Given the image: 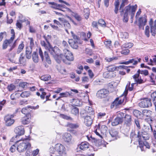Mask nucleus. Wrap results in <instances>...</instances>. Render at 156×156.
Segmentation results:
<instances>
[{"mask_svg":"<svg viewBox=\"0 0 156 156\" xmlns=\"http://www.w3.org/2000/svg\"><path fill=\"white\" fill-rule=\"evenodd\" d=\"M45 49L49 51L58 63H60L62 60L66 64H70L69 62H67L66 59H64V56L62 54H61L60 51L58 47H55L53 48L51 45Z\"/></svg>","mask_w":156,"mask_h":156,"instance_id":"1","label":"nucleus"},{"mask_svg":"<svg viewBox=\"0 0 156 156\" xmlns=\"http://www.w3.org/2000/svg\"><path fill=\"white\" fill-rule=\"evenodd\" d=\"M30 137L25 136V138H22V140L16 142L17 144V150L20 152L24 151L27 149H29L30 147V144L28 142L30 140Z\"/></svg>","mask_w":156,"mask_h":156,"instance_id":"2","label":"nucleus"},{"mask_svg":"<svg viewBox=\"0 0 156 156\" xmlns=\"http://www.w3.org/2000/svg\"><path fill=\"white\" fill-rule=\"evenodd\" d=\"M138 138V141L139 143V145L140 147L141 148L142 151H144L143 149L144 146L146 147V148L149 149L150 148V146L149 143L147 141H144L143 140H146L148 139V138L144 135L142 133L138 132V134L137 136Z\"/></svg>","mask_w":156,"mask_h":156,"instance_id":"3","label":"nucleus"},{"mask_svg":"<svg viewBox=\"0 0 156 156\" xmlns=\"http://www.w3.org/2000/svg\"><path fill=\"white\" fill-rule=\"evenodd\" d=\"M52 151H56L60 156H67L65 147L60 144H57L55 145L54 148L52 147L50 148Z\"/></svg>","mask_w":156,"mask_h":156,"instance_id":"4","label":"nucleus"},{"mask_svg":"<svg viewBox=\"0 0 156 156\" xmlns=\"http://www.w3.org/2000/svg\"><path fill=\"white\" fill-rule=\"evenodd\" d=\"M12 38H10L9 39H6L4 41L2 45L3 49H6L7 47L9 46L10 48L8 50V51L10 52L17 45V41L18 39H17L13 41Z\"/></svg>","mask_w":156,"mask_h":156,"instance_id":"5","label":"nucleus"},{"mask_svg":"<svg viewBox=\"0 0 156 156\" xmlns=\"http://www.w3.org/2000/svg\"><path fill=\"white\" fill-rule=\"evenodd\" d=\"M140 73L147 76L148 75V72L147 70H140V69L138 70L136 74L133 76V78L134 79L135 81L136 82L137 84H141L144 82L143 80L140 76Z\"/></svg>","mask_w":156,"mask_h":156,"instance_id":"6","label":"nucleus"},{"mask_svg":"<svg viewBox=\"0 0 156 156\" xmlns=\"http://www.w3.org/2000/svg\"><path fill=\"white\" fill-rule=\"evenodd\" d=\"M14 117L13 115H8L5 116L4 118L5 125L7 126L12 125L14 122L15 120L12 119Z\"/></svg>","mask_w":156,"mask_h":156,"instance_id":"7","label":"nucleus"},{"mask_svg":"<svg viewBox=\"0 0 156 156\" xmlns=\"http://www.w3.org/2000/svg\"><path fill=\"white\" fill-rule=\"evenodd\" d=\"M151 105V101L148 98L144 99L139 103V106L141 108H148Z\"/></svg>","mask_w":156,"mask_h":156,"instance_id":"8","label":"nucleus"},{"mask_svg":"<svg viewBox=\"0 0 156 156\" xmlns=\"http://www.w3.org/2000/svg\"><path fill=\"white\" fill-rule=\"evenodd\" d=\"M63 54L66 60L72 61L74 60V57L73 54L68 48H65L63 50Z\"/></svg>","mask_w":156,"mask_h":156,"instance_id":"9","label":"nucleus"},{"mask_svg":"<svg viewBox=\"0 0 156 156\" xmlns=\"http://www.w3.org/2000/svg\"><path fill=\"white\" fill-rule=\"evenodd\" d=\"M124 99V97L123 98H116L112 103L111 105V108H112L114 107H115V108L118 107L119 105L123 103Z\"/></svg>","mask_w":156,"mask_h":156,"instance_id":"10","label":"nucleus"},{"mask_svg":"<svg viewBox=\"0 0 156 156\" xmlns=\"http://www.w3.org/2000/svg\"><path fill=\"white\" fill-rule=\"evenodd\" d=\"M43 37L45 40L46 42H45L44 41H41V44L42 46H44L45 48H46L51 45L49 42V41L51 38V36L49 35H48L47 36L44 35L43 36Z\"/></svg>","mask_w":156,"mask_h":156,"instance_id":"11","label":"nucleus"},{"mask_svg":"<svg viewBox=\"0 0 156 156\" xmlns=\"http://www.w3.org/2000/svg\"><path fill=\"white\" fill-rule=\"evenodd\" d=\"M149 24L151 27V32L153 36H155L156 32V20L153 23V19H150Z\"/></svg>","mask_w":156,"mask_h":156,"instance_id":"12","label":"nucleus"},{"mask_svg":"<svg viewBox=\"0 0 156 156\" xmlns=\"http://www.w3.org/2000/svg\"><path fill=\"white\" fill-rule=\"evenodd\" d=\"M109 91L106 89H102L98 91L97 93V96L99 98L106 97L108 94Z\"/></svg>","mask_w":156,"mask_h":156,"instance_id":"13","label":"nucleus"},{"mask_svg":"<svg viewBox=\"0 0 156 156\" xmlns=\"http://www.w3.org/2000/svg\"><path fill=\"white\" fill-rule=\"evenodd\" d=\"M132 118L130 115L126 114L124 117V125L128 127V129H130L129 127L132 124Z\"/></svg>","mask_w":156,"mask_h":156,"instance_id":"14","label":"nucleus"},{"mask_svg":"<svg viewBox=\"0 0 156 156\" xmlns=\"http://www.w3.org/2000/svg\"><path fill=\"white\" fill-rule=\"evenodd\" d=\"M137 7V5H134L131 6L129 4L125 8V12L128 14H130L133 12H135Z\"/></svg>","mask_w":156,"mask_h":156,"instance_id":"15","label":"nucleus"},{"mask_svg":"<svg viewBox=\"0 0 156 156\" xmlns=\"http://www.w3.org/2000/svg\"><path fill=\"white\" fill-rule=\"evenodd\" d=\"M39 107V106L37 105L36 106H28L23 108L21 110L22 112L24 114H26L27 115L29 114L30 112L31 111L30 110V108L34 109H36L38 108Z\"/></svg>","mask_w":156,"mask_h":156,"instance_id":"16","label":"nucleus"},{"mask_svg":"<svg viewBox=\"0 0 156 156\" xmlns=\"http://www.w3.org/2000/svg\"><path fill=\"white\" fill-rule=\"evenodd\" d=\"M94 117V115H92L90 116L87 115L85 116L84 122L87 126H89L91 125L92 123Z\"/></svg>","mask_w":156,"mask_h":156,"instance_id":"17","label":"nucleus"},{"mask_svg":"<svg viewBox=\"0 0 156 156\" xmlns=\"http://www.w3.org/2000/svg\"><path fill=\"white\" fill-rule=\"evenodd\" d=\"M14 131L19 136H21L24 134L25 131L24 128L23 126H19L15 128Z\"/></svg>","mask_w":156,"mask_h":156,"instance_id":"18","label":"nucleus"},{"mask_svg":"<svg viewBox=\"0 0 156 156\" xmlns=\"http://www.w3.org/2000/svg\"><path fill=\"white\" fill-rule=\"evenodd\" d=\"M139 27L140 29L142 28L144 29V26L145 25L147 22V19L146 17L144 16V17L140 18L139 20Z\"/></svg>","mask_w":156,"mask_h":156,"instance_id":"19","label":"nucleus"},{"mask_svg":"<svg viewBox=\"0 0 156 156\" xmlns=\"http://www.w3.org/2000/svg\"><path fill=\"white\" fill-rule=\"evenodd\" d=\"M109 133L113 140L117 139L119 137L118 132L115 129H112L110 131Z\"/></svg>","mask_w":156,"mask_h":156,"instance_id":"20","label":"nucleus"},{"mask_svg":"<svg viewBox=\"0 0 156 156\" xmlns=\"http://www.w3.org/2000/svg\"><path fill=\"white\" fill-rule=\"evenodd\" d=\"M68 42L73 48L76 49L78 48V41H74L73 39H69Z\"/></svg>","mask_w":156,"mask_h":156,"instance_id":"21","label":"nucleus"},{"mask_svg":"<svg viewBox=\"0 0 156 156\" xmlns=\"http://www.w3.org/2000/svg\"><path fill=\"white\" fill-rule=\"evenodd\" d=\"M122 122L123 118L117 117L113 120L112 124L113 126H116L121 123Z\"/></svg>","mask_w":156,"mask_h":156,"instance_id":"22","label":"nucleus"},{"mask_svg":"<svg viewBox=\"0 0 156 156\" xmlns=\"http://www.w3.org/2000/svg\"><path fill=\"white\" fill-rule=\"evenodd\" d=\"M62 138L65 142H69L71 141L72 136L70 133H66L63 135Z\"/></svg>","mask_w":156,"mask_h":156,"instance_id":"23","label":"nucleus"},{"mask_svg":"<svg viewBox=\"0 0 156 156\" xmlns=\"http://www.w3.org/2000/svg\"><path fill=\"white\" fill-rule=\"evenodd\" d=\"M31 115L30 114H28L26 115L22 119V122L24 125L28 124L30 121Z\"/></svg>","mask_w":156,"mask_h":156,"instance_id":"24","label":"nucleus"},{"mask_svg":"<svg viewBox=\"0 0 156 156\" xmlns=\"http://www.w3.org/2000/svg\"><path fill=\"white\" fill-rule=\"evenodd\" d=\"M89 145L88 143L87 142H82L78 146V147L81 150L84 151L88 148Z\"/></svg>","mask_w":156,"mask_h":156,"instance_id":"25","label":"nucleus"},{"mask_svg":"<svg viewBox=\"0 0 156 156\" xmlns=\"http://www.w3.org/2000/svg\"><path fill=\"white\" fill-rule=\"evenodd\" d=\"M103 76L104 77L108 78L114 77L115 75L113 72H111L108 71L105 72L103 73Z\"/></svg>","mask_w":156,"mask_h":156,"instance_id":"26","label":"nucleus"},{"mask_svg":"<svg viewBox=\"0 0 156 156\" xmlns=\"http://www.w3.org/2000/svg\"><path fill=\"white\" fill-rule=\"evenodd\" d=\"M32 49L29 48L27 47L26 50V57L27 59H30L31 57Z\"/></svg>","mask_w":156,"mask_h":156,"instance_id":"27","label":"nucleus"},{"mask_svg":"<svg viewBox=\"0 0 156 156\" xmlns=\"http://www.w3.org/2000/svg\"><path fill=\"white\" fill-rule=\"evenodd\" d=\"M32 58L34 62L37 63L38 62L39 58L37 53L36 52H34L32 54Z\"/></svg>","mask_w":156,"mask_h":156,"instance_id":"28","label":"nucleus"},{"mask_svg":"<svg viewBox=\"0 0 156 156\" xmlns=\"http://www.w3.org/2000/svg\"><path fill=\"white\" fill-rule=\"evenodd\" d=\"M152 112L146 109L142 111V114L144 116L150 117L151 115Z\"/></svg>","mask_w":156,"mask_h":156,"instance_id":"29","label":"nucleus"},{"mask_svg":"<svg viewBox=\"0 0 156 156\" xmlns=\"http://www.w3.org/2000/svg\"><path fill=\"white\" fill-rule=\"evenodd\" d=\"M118 68V67L115 66L111 65L108 66L107 67V69L109 72H113L114 71L116 70Z\"/></svg>","mask_w":156,"mask_h":156,"instance_id":"30","label":"nucleus"},{"mask_svg":"<svg viewBox=\"0 0 156 156\" xmlns=\"http://www.w3.org/2000/svg\"><path fill=\"white\" fill-rule=\"evenodd\" d=\"M85 111L87 112L90 115H92L94 114L93 110L91 107L86 106L85 108Z\"/></svg>","mask_w":156,"mask_h":156,"instance_id":"31","label":"nucleus"},{"mask_svg":"<svg viewBox=\"0 0 156 156\" xmlns=\"http://www.w3.org/2000/svg\"><path fill=\"white\" fill-rule=\"evenodd\" d=\"M67 126L71 128L76 129L79 127V124L78 123H68L67 124Z\"/></svg>","mask_w":156,"mask_h":156,"instance_id":"32","label":"nucleus"},{"mask_svg":"<svg viewBox=\"0 0 156 156\" xmlns=\"http://www.w3.org/2000/svg\"><path fill=\"white\" fill-rule=\"evenodd\" d=\"M128 3V0H122V2L120 5V12L121 13V15L122 14L123 12V10L122 9V11H121V8H123L125 5L127 4Z\"/></svg>","mask_w":156,"mask_h":156,"instance_id":"33","label":"nucleus"},{"mask_svg":"<svg viewBox=\"0 0 156 156\" xmlns=\"http://www.w3.org/2000/svg\"><path fill=\"white\" fill-rule=\"evenodd\" d=\"M30 95V91H25L20 94V96L23 98L28 97H29Z\"/></svg>","mask_w":156,"mask_h":156,"instance_id":"34","label":"nucleus"},{"mask_svg":"<svg viewBox=\"0 0 156 156\" xmlns=\"http://www.w3.org/2000/svg\"><path fill=\"white\" fill-rule=\"evenodd\" d=\"M24 45L23 42H22L21 44L19 45L17 51V54H19L22 51L23 48H24Z\"/></svg>","mask_w":156,"mask_h":156,"instance_id":"35","label":"nucleus"},{"mask_svg":"<svg viewBox=\"0 0 156 156\" xmlns=\"http://www.w3.org/2000/svg\"><path fill=\"white\" fill-rule=\"evenodd\" d=\"M84 16L85 18L87 19L89 17L90 15L89 9L88 8H86L84 9Z\"/></svg>","mask_w":156,"mask_h":156,"instance_id":"36","label":"nucleus"},{"mask_svg":"<svg viewBox=\"0 0 156 156\" xmlns=\"http://www.w3.org/2000/svg\"><path fill=\"white\" fill-rule=\"evenodd\" d=\"M114 5L115 6L114 12L116 14H117L118 12L119 5V2L118 0H116L115 1Z\"/></svg>","mask_w":156,"mask_h":156,"instance_id":"37","label":"nucleus"},{"mask_svg":"<svg viewBox=\"0 0 156 156\" xmlns=\"http://www.w3.org/2000/svg\"><path fill=\"white\" fill-rule=\"evenodd\" d=\"M141 60V59L140 58H133L132 59H130V60H132L131 63H133V65H136L137 64L138 62H140Z\"/></svg>","mask_w":156,"mask_h":156,"instance_id":"38","label":"nucleus"},{"mask_svg":"<svg viewBox=\"0 0 156 156\" xmlns=\"http://www.w3.org/2000/svg\"><path fill=\"white\" fill-rule=\"evenodd\" d=\"M51 79V76L49 75H44L41 76V79L44 81H47Z\"/></svg>","mask_w":156,"mask_h":156,"instance_id":"39","label":"nucleus"},{"mask_svg":"<svg viewBox=\"0 0 156 156\" xmlns=\"http://www.w3.org/2000/svg\"><path fill=\"white\" fill-rule=\"evenodd\" d=\"M25 61V58L23 56V54L22 53L21 54L19 58V63L20 64H23L24 62Z\"/></svg>","mask_w":156,"mask_h":156,"instance_id":"40","label":"nucleus"},{"mask_svg":"<svg viewBox=\"0 0 156 156\" xmlns=\"http://www.w3.org/2000/svg\"><path fill=\"white\" fill-rule=\"evenodd\" d=\"M133 45V43H126L122 45V48H131Z\"/></svg>","mask_w":156,"mask_h":156,"instance_id":"41","label":"nucleus"},{"mask_svg":"<svg viewBox=\"0 0 156 156\" xmlns=\"http://www.w3.org/2000/svg\"><path fill=\"white\" fill-rule=\"evenodd\" d=\"M119 36L122 38H126L128 37V34L126 32H120L119 34Z\"/></svg>","mask_w":156,"mask_h":156,"instance_id":"42","label":"nucleus"},{"mask_svg":"<svg viewBox=\"0 0 156 156\" xmlns=\"http://www.w3.org/2000/svg\"><path fill=\"white\" fill-rule=\"evenodd\" d=\"M48 4L50 5V7L53 9H57V4L54 2H48Z\"/></svg>","mask_w":156,"mask_h":156,"instance_id":"43","label":"nucleus"},{"mask_svg":"<svg viewBox=\"0 0 156 156\" xmlns=\"http://www.w3.org/2000/svg\"><path fill=\"white\" fill-rule=\"evenodd\" d=\"M44 55L45 57L46 58V62L48 64H50L51 63V61L50 59V58L49 57L48 54L46 52V51H45L44 52Z\"/></svg>","mask_w":156,"mask_h":156,"instance_id":"44","label":"nucleus"},{"mask_svg":"<svg viewBox=\"0 0 156 156\" xmlns=\"http://www.w3.org/2000/svg\"><path fill=\"white\" fill-rule=\"evenodd\" d=\"M70 95V93L68 92H65L63 93H60L59 94V95L62 98L64 97H67Z\"/></svg>","mask_w":156,"mask_h":156,"instance_id":"45","label":"nucleus"},{"mask_svg":"<svg viewBox=\"0 0 156 156\" xmlns=\"http://www.w3.org/2000/svg\"><path fill=\"white\" fill-rule=\"evenodd\" d=\"M72 113L75 115H78L79 114V109L76 107L73 108L72 110Z\"/></svg>","mask_w":156,"mask_h":156,"instance_id":"46","label":"nucleus"},{"mask_svg":"<svg viewBox=\"0 0 156 156\" xmlns=\"http://www.w3.org/2000/svg\"><path fill=\"white\" fill-rule=\"evenodd\" d=\"M16 88L15 86L13 84H11L8 86L7 88L8 90L10 91L15 90Z\"/></svg>","mask_w":156,"mask_h":156,"instance_id":"47","label":"nucleus"},{"mask_svg":"<svg viewBox=\"0 0 156 156\" xmlns=\"http://www.w3.org/2000/svg\"><path fill=\"white\" fill-rule=\"evenodd\" d=\"M149 27L148 26H147L146 27L145 30V33L146 35L149 37L150 36Z\"/></svg>","mask_w":156,"mask_h":156,"instance_id":"48","label":"nucleus"},{"mask_svg":"<svg viewBox=\"0 0 156 156\" xmlns=\"http://www.w3.org/2000/svg\"><path fill=\"white\" fill-rule=\"evenodd\" d=\"M98 23L102 27H105L106 24L105 22L102 19H100L98 21Z\"/></svg>","mask_w":156,"mask_h":156,"instance_id":"49","label":"nucleus"},{"mask_svg":"<svg viewBox=\"0 0 156 156\" xmlns=\"http://www.w3.org/2000/svg\"><path fill=\"white\" fill-rule=\"evenodd\" d=\"M117 59V58L116 57H113L112 58L109 57H106L105 58V59L107 62H110L114 60H116Z\"/></svg>","mask_w":156,"mask_h":156,"instance_id":"50","label":"nucleus"},{"mask_svg":"<svg viewBox=\"0 0 156 156\" xmlns=\"http://www.w3.org/2000/svg\"><path fill=\"white\" fill-rule=\"evenodd\" d=\"M111 41L106 40L104 42V43L107 47L109 48L111 45Z\"/></svg>","mask_w":156,"mask_h":156,"instance_id":"51","label":"nucleus"},{"mask_svg":"<svg viewBox=\"0 0 156 156\" xmlns=\"http://www.w3.org/2000/svg\"><path fill=\"white\" fill-rule=\"evenodd\" d=\"M71 33L72 34V36L73 38V40L74 41H79V37H78L76 35L74 34L73 32L71 31Z\"/></svg>","mask_w":156,"mask_h":156,"instance_id":"52","label":"nucleus"},{"mask_svg":"<svg viewBox=\"0 0 156 156\" xmlns=\"http://www.w3.org/2000/svg\"><path fill=\"white\" fill-rule=\"evenodd\" d=\"M134 115L136 117H138L140 115L141 113L137 110H134L133 112Z\"/></svg>","mask_w":156,"mask_h":156,"instance_id":"53","label":"nucleus"},{"mask_svg":"<svg viewBox=\"0 0 156 156\" xmlns=\"http://www.w3.org/2000/svg\"><path fill=\"white\" fill-rule=\"evenodd\" d=\"M128 14L125 12L123 18V21L127 22L128 20Z\"/></svg>","mask_w":156,"mask_h":156,"instance_id":"54","label":"nucleus"},{"mask_svg":"<svg viewBox=\"0 0 156 156\" xmlns=\"http://www.w3.org/2000/svg\"><path fill=\"white\" fill-rule=\"evenodd\" d=\"M16 26L17 28L20 29L22 27V24L21 20L17 21V23H16Z\"/></svg>","mask_w":156,"mask_h":156,"instance_id":"55","label":"nucleus"},{"mask_svg":"<svg viewBox=\"0 0 156 156\" xmlns=\"http://www.w3.org/2000/svg\"><path fill=\"white\" fill-rule=\"evenodd\" d=\"M64 23V25L66 27H67L69 29L71 27V26L70 24L66 20L63 23Z\"/></svg>","mask_w":156,"mask_h":156,"instance_id":"56","label":"nucleus"},{"mask_svg":"<svg viewBox=\"0 0 156 156\" xmlns=\"http://www.w3.org/2000/svg\"><path fill=\"white\" fill-rule=\"evenodd\" d=\"M151 97L154 98L153 101L154 104V102H156V92H154L151 95Z\"/></svg>","mask_w":156,"mask_h":156,"instance_id":"57","label":"nucleus"},{"mask_svg":"<svg viewBox=\"0 0 156 156\" xmlns=\"http://www.w3.org/2000/svg\"><path fill=\"white\" fill-rule=\"evenodd\" d=\"M60 115L61 118H62L64 119H66L67 120H69V119H71V118L70 117L67 116L65 115L61 114Z\"/></svg>","mask_w":156,"mask_h":156,"instance_id":"58","label":"nucleus"},{"mask_svg":"<svg viewBox=\"0 0 156 156\" xmlns=\"http://www.w3.org/2000/svg\"><path fill=\"white\" fill-rule=\"evenodd\" d=\"M39 55H40L41 59L42 61L44 60V56L43 55V52L41 50V48H40L39 49Z\"/></svg>","mask_w":156,"mask_h":156,"instance_id":"59","label":"nucleus"},{"mask_svg":"<svg viewBox=\"0 0 156 156\" xmlns=\"http://www.w3.org/2000/svg\"><path fill=\"white\" fill-rule=\"evenodd\" d=\"M74 17L75 19L78 21H80L81 20V17L77 14H75Z\"/></svg>","mask_w":156,"mask_h":156,"instance_id":"60","label":"nucleus"},{"mask_svg":"<svg viewBox=\"0 0 156 156\" xmlns=\"http://www.w3.org/2000/svg\"><path fill=\"white\" fill-rule=\"evenodd\" d=\"M60 73L62 74H66L67 73L66 70L64 68H62L59 70Z\"/></svg>","mask_w":156,"mask_h":156,"instance_id":"61","label":"nucleus"},{"mask_svg":"<svg viewBox=\"0 0 156 156\" xmlns=\"http://www.w3.org/2000/svg\"><path fill=\"white\" fill-rule=\"evenodd\" d=\"M27 83L26 82H23L20 83L19 84V86L22 87H25L26 86H27Z\"/></svg>","mask_w":156,"mask_h":156,"instance_id":"62","label":"nucleus"},{"mask_svg":"<svg viewBox=\"0 0 156 156\" xmlns=\"http://www.w3.org/2000/svg\"><path fill=\"white\" fill-rule=\"evenodd\" d=\"M62 45L65 48L68 49V48H69L68 45L66 41H63L62 42Z\"/></svg>","mask_w":156,"mask_h":156,"instance_id":"63","label":"nucleus"},{"mask_svg":"<svg viewBox=\"0 0 156 156\" xmlns=\"http://www.w3.org/2000/svg\"><path fill=\"white\" fill-rule=\"evenodd\" d=\"M129 52V50L128 49H126L125 50H122L121 51V53L124 55H127Z\"/></svg>","mask_w":156,"mask_h":156,"instance_id":"64","label":"nucleus"}]
</instances>
